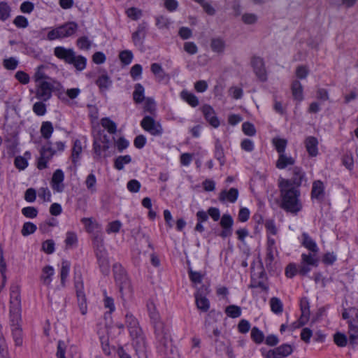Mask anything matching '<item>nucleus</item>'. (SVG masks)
<instances>
[{"label":"nucleus","mask_w":358,"mask_h":358,"mask_svg":"<svg viewBox=\"0 0 358 358\" xmlns=\"http://www.w3.org/2000/svg\"><path fill=\"white\" fill-rule=\"evenodd\" d=\"M53 132V127L51 122H45L41 127L42 136L45 139H49Z\"/></svg>","instance_id":"nucleus-38"},{"label":"nucleus","mask_w":358,"mask_h":358,"mask_svg":"<svg viewBox=\"0 0 358 358\" xmlns=\"http://www.w3.org/2000/svg\"><path fill=\"white\" fill-rule=\"evenodd\" d=\"M272 143L275 150L279 153V155L285 153V151L287 144V140L280 138H274L272 140Z\"/></svg>","instance_id":"nucleus-34"},{"label":"nucleus","mask_w":358,"mask_h":358,"mask_svg":"<svg viewBox=\"0 0 358 358\" xmlns=\"http://www.w3.org/2000/svg\"><path fill=\"white\" fill-rule=\"evenodd\" d=\"M276 348L282 357H287L292 352V348L289 345H282Z\"/></svg>","instance_id":"nucleus-59"},{"label":"nucleus","mask_w":358,"mask_h":358,"mask_svg":"<svg viewBox=\"0 0 358 358\" xmlns=\"http://www.w3.org/2000/svg\"><path fill=\"white\" fill-rule=\"evenodd\" d=\"M318 253L302 254L301 261L299 267V273L306 275L310 270L311 267H316L318 265L319 259L317 258Z\"/></svg>","instance_id":"nucleus-6"},{"label":"nucleus","mask_w":358,"mask_h":358,"mask_svg":"<svg viewBox=\"0 0 358 358\" xmlns=\"http://www.w3.org/2000/svg\"><path fill=\"white\" fill-rule=\"evenodd\" d=\"M241 18L242 21L246 24H253L257 20V15L252 13H245Z\"/></svg>","instance_id":"nucleus-60"},{"label":"nucleus","mask_w":358,"mask_h":358,"mask_svg":"<svg viewBox=\"0 0 358 358\" xmlns=\"http://www.w3.org/2000/svg\"><path fill=\"white\" fill-rule=\"evenodd\" d=\"M96 83L101 91L103 92L107 90L110 87L112 81L109 76L106 73H103L99 76Z\"/></svg>","instance_id":"nucleus-24"},{"label":"nucleus","mask_w":358,"mask_h":358,"mask_svg":"<svg viewBox=\"0 0 358 358\" xmlns=\"http://www.w3.org/2000/svg\"><path fill=\"white\" fill-rule=\"evenodd\" d=\"M127 15L129 18L136 20L142 16V12L138 8H130L127 10Z\"/></svg>","instance_id":"nucleus-58"},{"label":"nucleus","mask_w":358,"mask_h":358,"mask_svg":"<svg viewBox=\"0 0 358 358\" xmlns=\"http://www.w3.org/2000/svg\"><path fill=\"white\" fill-rule=\"evenodd\" d=\"M324 194V186L322 181L316 180L313 182L311 195L313 199L320 200L323 198Z\"/></svg>","instance_id":"nucleus-18"},{"label":"nucleus","mask_w":358,"mask_h":358,"mask_svg":"<svg viewBox=\"0 0 358 358\" xmlns=\"http://www.w3.org/2000/svg\"><path fill=\"white\" fill-rule=\"evenodd\" d=\"M101 124L110 134H115L117 131L116 124L108 117L101 119Z\"/></svg>","instance_id":"nucleus-39"},{"label":"nucleus","mask_w":358,"mask_h":358,"mask_svg":"<svg viewBox=\"0 0 358 358\" xmlns=\"http://www.w3.org/2000/svg\"><path fill=\"white\" fill-rule=\"evenodd\" d=\"M306 148L310 156L315 157L317 155V144L318 141L316 138L309 136L305 141Z\"/></svg>","instance_id":"nucleus-20"},{"label":"nucleus","mask_w":358,"mask_h":358,"mask_svg":"<svg viewBox=\"0 0 358 358\" xmlns=\"http://www.w3.org/2000/svg\"><path fill=\"white\" fill-rule=\"evenodd\" d=\"M43 250L48 253L51 254L55 250V243L52 240H47L43 243L42 245Z\"/></svg>","instance_id":"nucleus-64"},{"label":"nucleus","mask_w":358,"mask_h":358,"mask_svg":"<svg viewBox=\"0 0 358 358\" xmlns=\"http://www.w3.org/2000/svg\"><path fill=\"white\" fill-rule=\"evenodd\" d=\"M210 47L213 52L222 53L225 48V41L220 38H213L210 41Z\"/></svg>","instance_id":"nucleus-29"},{"label":"nucleus","mask_w":358,"mask_h":358,"mask_svg":"<svg viewBox=\"0 0 358 358\" xmlns=\"http://www.w3.org/2000/svg\"><path fill=\"white\" fill-rule=\"evenodd\" d=\"M295 159L291 157L287 156L285 153L279 155L276 161V167L279 169H284L288 166H292L294 164Z\"/></svg>","instance_id":"nucleus-21"},{"label":"nucleus","mask_w":358,"mask_h":358,"mask_svg":"<svg viewBox=\"0 0 358 358\" xmlns=\"http://www.w3.org/2000/svg\"><path fill=\"white\" fill-rule=\"evenodd\" d=\"M145 89L143 85L138 83L134 87L133 98L136 103H141L145 98L144 96Z\"/></svg>","instance_id":"nucleus-32"},{"label":"nucleus","mask_w":358,"mask_h":358,"mask_svg":"<svg viewBox=\"0 0 358 358\" xmlns=\"http://www.w3.org/2000/svg\"><path fill=\"white\" fill-rule=\"evenodd\" d=\"M301 244L310 253H318L319 248L316 242L307 234L303 233L301 235Z\"/></svg>","instance_id":"nucleus-15"},{"label":"nucleus","mask_w":358,"mask_h":358,"mask_svg":"<svg viewBox=\"0 0 358 358\" xmlns=\"http://www.w3.org/2000/svg\"><path fill=\"white\" fill-rule=\"evenodd\" d=\"M252 63L256 75L261 80H265L266 79V73L263 60L259 57L254 58Z\"/></svg>","instance_id":"nucleus-16"},{"label":"nucleus","mask_w":358,"mask_h":358,"mask_svg":"<svg viewBox=\"0 0 358 358\" xmlns=\"http://www.w3.org/2000/svg\"><path fill=\"white\" fill-rule=\"evenodd\" d=\"M85 183V185H86L88 191L91 194H94L96 192V176H94V174H93V173L89 174L86 178Z\"/></svg>","instance_id":"nucleus-36"},{"label":"nucleus","mask_w":358,"mask_h":358,"mask_svg":"<svg viewBox=\"0 0 358 358\" xmlns=\"http://www.w3.org/2000/svg\"><path fill=\"white\" fill-rule=\"evenodd\" d=\"M81 222L88 232H92L98 226L97 223L92 218H83Z\"/></svg>","instance_id":"nucleus-47"},{"label":"nucleus","mask_w":358,"mask_h":358,"mask_svg":"<svg viewBox=\"0 0 358 358\" xmlns=\"http://www.w3.org/2000/svg\"><path fill=\"white\" fill-rule=\"evenodd\" d=\"M125 324L137 356L138 358H147L145 337L138 320L131 313H127L125 315Z\"/></svg>","instance_id":"nucleus-3"},{"label":"nucleus","mask_w":358,"mask_h":358,"mask_svg":"<svg viewBox=\"0 0 358 358\" xmlns=\"http://www.w3.org/2000/svg\"><path fill=\"white\" fill-rule=\"evenodd\" d=\"M156 24L159 29H168L170 24L169 20L164 16L157 17Z\"/></svg>","instance_id":"nucleus-63"},{"label":"nucleus","mask_w":358,"mask_h":358,"mask_svg":"<svg viewBox=\"0 0 358 358\" xmlns=\"http://www.w3.org/2000/svg\"><path fill=\"white\" fill-rule=\"evenodd\" d=\"M64 172L61 169H57L54 172L51 180V186L53 190L57 192H62L64 190Z\"/></svg>","instance_id":"nucleus-12"},{"label":"nucleus","mask_w":358,"mask_h":358,"mask_svg":"<svg viewBox=\"0 0 358 358\" xmlns=\"http://www.w3.org/2000/svg\"><path fill=\"white\" fill-rule=\"evenodd\" d=\"M242 129L244 134L247 136H252L256 133L255 126L250 122H244L242 125Z\"/></svg>","instance_id":"nucleus-54"},{"label":"nucleus","mask_w":358,"mask_h":358,"mask_svg":"<svg viewBox=\"0 0 358 358\" xmlns=\"http://www.w3.org/2000/svg\"><path fill=\"white\" fill-rule=\"evenodd\" d=\"M303 178L304 173L302 171V170L299 167H294L293 169V176L291 178V180H289L291 181L292 187H295L297 188L301 185Z\"/></svg>","instance_id":"nucleus-25"},{"label":"nucleus","mask_w":358,"mask_h":358,"mask_svg":"<svg viewBox=\"0 0 358 358\" xmlns=\"http://www.w3.org/2000/svg\"><path fill=\"white\" fill-rule=\"evenodd\" d=\"M208 293V287L202 286L200 288H197V290L194 294L196 308L202 312H207L210 306V301L206 297Z\"/></svg>","instance_id":"nucleus-7"},{"label":"nucleus","mask_w":358,"mask_h":358,"mask_svg":"<svg viewBox=\"0 0 358 358\" xmlns=\"http://www.w3.org/2000/svg\"><path fill=\"white\" fill-rule=\"evenodd\" d=\"M238 191L236 188H231L229 191L223 190L220 194V200H227L231 203H234L238 198Z\"/></svg>","instance_id":"nucleus-19"},{"label":"nucleus","mask_w":358,"mask_h":358,"mask_svg":"<svg viewBox=\"0 0 358 358\" xmlns=\"http://www.w3.org/2000/svg\"><path fill=\"white\" fill-rule=\"evenodd\" d=\"M141 125L144 130L153 136H159L162 134L163 129L160 123L155 122L150 116H145L142 120Z\"/></svg>","instance_id":"nucleus-9"},{"label":"nucleus","mask_w":358,"mask_h":358,"mask_svg":"<svg viewBox=\"0 0 358 358\" xmlns=\"http://www.w3.org/2000/svg\"><path fill=\"white\" fill-rule=\"evenodd\" d=\"M52 85L47 80L36 83V97L43 101H48L52 96Z\"/></svg>","instance_id":"nucleus-8"},{"label":"nucleus","mask_w":358,"mask_h":358,"mask_svg":"<svg viewBox=\"0 0 358 358\" xmlns=\"http://www.w3.org/2000/svg\"><path fill=\"white\" fill-rule=\"evenodd\" d=\"M342 317L347 320L349 340L350 343H354L358 338V309L354 307L345 308L342 313Z\"/></svg>","instance_id":"nucleus-5"},{"label":"nucleus","mask_w":358,"mask_h":358,"mask_svg":"<svg viewBox=\"0 0 358 358\" xmlns=\"http://www.w3.org/2000/svg\"><path fill=\"white\" fill-rule=\"evenodd\" d=\"M15 165L20 170H24L28 166L27 159L25 157L19 156L15 159Z\"/></svg>","instance_id":"nucleus-62"},{"label":"nucleus","mask_w":358,"mask_h":358,"mask_svg":"<svg viewBox=\"0 0 358 358\" xmlns=\"http://www.w3.org/2000/svg\"><path fill=\"white\" fill-rule=\"evenodd\" d=\"M54 273V268L52 266H45L42 270V273L41 275V280L42 283L46 286H49L52 282Z\"/></svg>","instance_id":"nucleus-22"},{"label":"nucleus","mask_w":358,"mask_h":358,"mask_svg":"<svg viewBox=\"0 0 358 358\" xmlns=\"http://www.w3.org/2000/svg\"><path fill=\"white\" fill-rule=\"evenodd\" d=\"M76 52L71 48H66L62 46H57L54 49V55L59 59L64 60L69 64L72 61Z\"/></svg>","instance_id":"nucleus-11"},{"label":"nucleus","mask_w":358,"mask_h":358,"mask_svg":"<svg viewBox=\"0 0 358 358\" xmlns=\"http://www.w3.org/2000/svg\"><path fill=\"white\" fill-rule=\"evenodd\" d=\"M109 148V140L103 135L99 138H96L94 141V150L96 155L101 156L102 153Z\"/></svg>","instance_id":"nucleus-14"},{"label":"nucleus","mask_w":358,"mask_h":358,"mask_svg":"<svg viewBox=\"0 0 358 358\" xmlns=\"http://www.w3.org/2000/svg\"><path fill=\"white\" fill-rule=\"evenodd\" d=\"M335 343L339 347H344L347 344V336L342 333H336L334 336Z\"/></svg>","instance_id":"nucleus-50"},{"label":"nucleus","mask_w":358,"mask_h":358,"mask_svg":"<svg viewBox=\"0 0 358 358\" xmlns=\"http://www.w3.org/2000/svg\"><path fill=\"white\" fill-rule=\"evenodd\" d=\"M59 29L62 38H65L72 36L76 31L78 25L76 23L71 22L59 27Z\"/></svg>","instance_id":"nucleus-17"},{"label":"nucleus","mask_w":358,"mask_h":358,"mask_svg":"<svg viewBox=\"0 0 358 358\" xmlns=\"http://www.w3.org/2000/svg\"><path fill=\"white\" fill-rule=\"evenodd\" d=\"M201 110L206 120L209 122V124L214 128L218 127L220 125V121L216 116L213 108L209 105H204Z\"/></svg>","instance_id":"nucleus-13"},{"label":"nucleus","mask_w":358,"mask_h":358,"mask_svg":"<svg viewBox=\"0 0 358 358\" xmlns=\"http://www.w3.org/2000/svg\"><path fill=\"white\" fill-rule=\"evenodd\" d=\"M121 227H122V223L118 220H115V221L111 222L108 224L107 229H106V231L108 234L117 233L120 231Z\"/></svg>","instance_id":"nucleus-57"},{"label":"nucleus","mask_w":358,"mask_h":358,"mask_svg":"<svg viewBox=\"0 0 358 358\" xmlns=\"http://www.w3.org/2000/svg\"><path fill=\"white\" fill-rule=\"evenodd\" d=\"M38 197L41 198L44 202H49L51 201V193L48 187H41L38 190Z\"/></svg>","instance_id":"nucleus-45"},{"label":"nucleus","mask_w":358,"mask_h":358,"mask_svg":"<svg viewBox=\"0 0 358 358\" xmlns=\"http://www.w3.org/2000/svg\"><path fill=\"white\" fill-rule=\"evenodd\" d=\"M234 223L233 218L228 214H224L220 220V225L222 228L231 229Z\"/></svg>","instance_id":"nucleus-51"},{"label":"nucleus","mask_w":358,"mask_h":358,"mask_svg":"<svg viewBox=\"0 0 358 358\" xmlns=\"http://www.w3.org/2000/svg\"><path fill=\"white\" fill-rule=\"evenodd\" d=\"M279 187L282 197V208L292 213H296L302 208V203L300 201V192L292 187L291 181L287 179L281 178L279 180Z\"/></svg>","instance_id":"nucleus-2"},{"label":"nucleus","mask_w":358,"mask_h":358,"mask_svg":"<svg viewBox=\"0 0 358 358\" xmlns=\"http://www.w3.org/2000/svg\"><path fill=\"white\" fill-rule=\"evenodd\" d=\"M82 151L83 148L81 142L79 140H76L73 143L71 154V160L75 165H76L80 160Z\"/></svg>","instance_id":"nucleus-26"},{"label":"nucleus","mask_w":358,"mask_h":358,"mask_svg":"<svg viewBox=\"0 0 358 358\" xmlns=\"http://www.w3.org/2000/svg\"><path fill=\"white\" fill-rule=\"evenodd\" d=\"M292 92L294 99L301 101L303 99V86L301 83L295 80L292 83Z\"/></svg>","instance_id":"nucleus-27"},{"label":"nucleus","mask_w":358,"mask_h":358,"mask_svg":"<svg viewBox=\"0 0 358 358\" xmlns=\"http://www.w3.org/2000/svg\"><path fill=\"white\" fill-rule=\"evenodd\" d=\"M309 73V70L306 66H299L296 67L295 74L299 79H305Z\"/></svg>","instance_id":"nucleus-53"},{"label":"nucleus","mask_w":358,"mask_h":358,"mask_svg":"<svg viewBox=\"0 0 358 358\" xmlns=\"http://www.w3.org/2000/svg\"><path fill=\"white\" fill-rule=\"evenodd\" d=\"M277 250H266V257L265 259V263L267 268H273L275 263V257L277 255Z\"/></svg>","instance_id":"nucleus-41"},{"label":"nucleus","mask_w":358,"mask_h":358,"mask_svg":"<svg viewBox=\"0 0 358 358\" xmlns=\"http://www.w3.org/2000/svg\"><path fill=\"white\" fill-rule=\"evenodd\" d=\"M10 8L6 3H0V20H6L10 17Z\"/></svg>","instance_id":"nucleus-46"},{"label":"nucleus","mask_w":358,"mask_h":358,"mask_svg":"<svg viewBox=\"0 0 358 358\" xmlns=\"http://www.w3.org/2000/svg\"><path fill=\"white\" fill-rule=\"evenodd\" d=\"M71 264L66 260H63L61 264V270H60V278H61V283L63 286L65 285V281L69 275V273L70 271Z\"/></svg>","instance_id":"nucleus-35"},{"label":"nucleus","mask_w":358,"mask_h":358,"mask_svg":"<svg viewBox=\"0 0 358 358\" xmlns=\"http://www.w3.org/2000/svg\"><path fill=\"white\" fill-rule=\"evenodd\" d=\"M34 112L38 115H43L46 112L45 105L42 102H36L33 106Z\"/></svg>","instance_id":"nucleus-61"},{"label":"nucleus","mask_w":358,"mask_h":358,"mask_svg":"<svg viewBox=\"0 0 358 358\" xmlns=\"http://www.w3.org/2000/svg\"><path fill=\"white\" fill-rule=\"evenodd\" d=\"M48 66L46 65H41L36 69L35 73L34 75V80L36 83H39L42 80H47L50 79L49 76L46 73V70Z\"/></svg>","instance_id":"nucleus-23"},{"label":"nucleus","mask_w":358,"mask_h":358,"mask_svg":"<svg viewBox=\"0 0 358 358\" xmlns=\"http://www.w3.org/2000/svg\"><path fill=\"white\" fill-rule=\"evenodd\" d=\"M271 310L275 314H281L283 310V305L280 299L272 297L270 299Z\"/></svg>","instance_id":"nucleus-33"},{"label":"nucleus","mask_w":358,"mask_h":358,"mask_svg":"<svg viewBox=\"0 0 358 358\" xmlns=\"http://www.w3.org/2000/svg\"><path fill=\"white\" fill-rule=\"evenodd\" d=\"M3 66L8 70H14L18 65V61L14 57L5 59L3 62Z\"/></svg>","instance_id":"nucleus-52"},{"label":"nucleus","mask_w":358,"mask_h":358,"mask_svg":"<svg viewBox=\"0 0 358 358\" xmlns=\"http://www.w3.org/2000/svg\"><path fill=\"white\" fill-rule=\"evenodd\" d=\"M75 287L76 289L77 296L78 301L80 299H83V296H85L83 293V283L81 280V276L79 275L78 277H76L75 279Z\"/></svg>","instance_id":"nucleus-43"},{"label":"nucleus","mask_w":358,"mask_h":358,"mask_svg":"<svg viewBox=\"0 0 358 358\" xmlns=\"http://www.w3.org/2000/svg\"><path fill=\"white\" fill-rule=\"evenodd\" d=\"M251 337L256 343L259 344L263 342L264 335L258 328L253 327L251 331Z\"/></svg>","instance_id":"nucleus-44"},{"label":"nucleus","mask_w":358,"mask_h":358,"mask_svg":"<svg viewBox=\"0 0 358 358\" xmlns=\"http://www.w3.org/2000/svg\"><path fill=\"white\" fill-rule=\"evenodd\" d=\"M150 69L152 73L155 76L158 81H162L164 80L165 78L168 77L162 66L157 63L152 64Z\"/></svg>","instance_id":"nucleus-31"},{"label":"nucleus","mask_w":358,"mask_h":358,"mask_svg":"<svg viewBox=\"0 0 358 358\" xmlns=\"http://www.w3.org/2000/svg\"><path fill=\"white\" fill-rule=\"evenodd\" d=\"M113 271L115 281L119 287L120 298L124 306L129 301L133 296V289L131 282L127 278L125 271L120 264H115L113 266Z\"/></svg>","instance_id":"nucleus-4"},{"label":"nucleus","mask_w":358,"mask_h":358,"mask_svg":"<svg viewBox=\"0 0 358 358\" xmlns=\"http://www.w3.org/2000/svg\"><path fill=\"white\" fill-rule=\"evenodd\" d=\"M180 97L192 107H196L199 105L198 98L194 94L188 91L182 90L180 92Z\"/></svg>","instance_id":"nucleus-28"},{"label":"nucleus","mask_w":358,"mask_h":358,"mask_svg":"<svg viewBox=\"0 0 358 358\" xmlns=\"http://www.w3.org/2000/svg\"><path fill=\"white\" fill-rule=\"evenodd\" d=\"M131 157L129 155L120 156L115 160L114 166L117 170H122L124 169V166L130 163Z\"/></svg>","instance_id":"nucleus-37"},{"label":"nucleus","mask_w":358,"mask_h":358,"mask_svg":"<svg viewBox=\"0 0 358 358\" xmlns=\"http://www.w3.org/2000/svg\"><path fill=\"white\" fill-rule=\"evenodd\" d=\"M22 213L28 218H34L38 215V210L35 207L28 206L22 209Z\"/></svg>","instance_id":"nucleus-49"},{"label":"nucleus","mask_w":358,"mask_h":358,"mask_svg":"<svg viewBox=\"0 0 358 358\" xmlns=\"http://www.w3.org/2000/svg\"><path fill=\"white\" fill-rule=\"evenodd\" d=\"M143 37H144V34L141 29H138L132 34V40L135 45H141L143 43Z\"/></svg>","instance_id":"nucleus-55"},{"label":"nucleus","mask_w":358,"mask_h":358,"mask_svg":"<svg viewBox=\"0 0 358 358\" xmlns=\"http://www.w3.org/2000/svg\"><path fill=\"white\" fill-rule=\"evenodd\" d=\"M10 321L11 335L16 347L23 345V331L21 322V304L20 289L17 285L12 286L10 291Z\"/></svg>","instance_id":"nucleus-1"},{"label":"nucleus","mask_w":358,"mask_h":358,"mask_svg":"<svg viewBox=\"0 0 358 358\" xmlns=\"http://www.w3.org/2000/svg\"><path fill=\"white\" fill-rule=\"evenodd\" d=\"M15 78L22 84L26 85L29 83L30 78L29 76L22 71H18L15 75Z\"/></svg>","instance_id":"nucleus-56"},{"label":"nucleus","mask_w":358,"mask_h":358,"mask_svg":"<svg viewBox=\"0 0 358 358\" xmlns=\"http://www.w3.org/2000/svg\"><path fill=\"white\" fill-rule=\"evenodd\" d=\"M120 61L126 65L129 64L133 59V54L129 50H123L119 55Z\"/></svg>","instance_id":"nucleus-48"},{"label":"nucleus","mask_w":358,"mask_h":358,"mask_svg":"<svg viewBox=\"0 0 358 358\" xmlns=\"http://www.w3.org/2000/svg\"><path fill=\"white\" fill-rule=\"evenodd\" d=\"M56 153V150L55 148H52L50 145H44L41 151V156L37 162V167L39 169H43L47 167V164L48 161L52 157V156Z\"/></svg>","instance_id":"nucleus-10"},{"label":"nucleus","mask_w":358,"mask_h":358,"mask_svg":"<svg viewBox=\"0 0 358 358\" xmlns=\"http://www.w3.org/2000/svg\"><path fill=\"white\" fill-rule=\"evenodd\" d=\"M36 226L30 222H25L22 228L21 233L22 236H27L34 234L36 231Z\"/></svg>","instance_id":"nucleus-42"},{"label":"nucleus","mask_w":358,"mask_h":358,"mask_svg":"<svg viewBox=\"0 0 358 358\" xmlns=\"http://www.w3.org/2000/svg\"><path fill=\"white\" fill-rule=\"evenodd\" d=\"M225 313L231 318H236L241 315V308L235 305H231L225 308Z\"/></svg>","instance_id":"nucleus-40"},{"label":"nucleus","mask_w":358,"mask_h":358,"mask_svg":"<svg viewBox=\"0 0 358 358\" xmlns=\"http://www.w3.org/2000/svg\"><path fill=\"white\" fill-rule=\"evenodd\" d=\"M87 64V59L85 57L81 55H76V54L74 55L73 58L72 59V61L69 62V64L73 65V66L78 70V71H83L85 69Z\"/></svg>","instance_id":"nucleus-30"}]
</instances>
